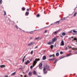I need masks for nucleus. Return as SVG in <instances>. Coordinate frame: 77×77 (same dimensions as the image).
Listing matches in <instances>:
<instances>
[{
    "instance_id": "1",
    "label": "nucleus",
    "mask_w": 77,
    "mask_h": 77,
    "mask_svg": "<svg viewBox=\"0 0 77 77\" xmlns=\"http://www.w3.org/2000/svg\"><path fill=\"white\" fill-rule=\"evenodd\" d=\"M50 70L49 66L48 65H46L45 67L43 69V71L44 74H46L47 72V71Z\"/></svg>"
},
{
    "instance_id": "2",
    "label": "nucleus",
    "mask_w": 77,
    "mask_h": 77,
    "mask_svg": "<svg viewBox=\"0 0 77 77\" xmlns=\"http://www.w3.org/2000/svg\"><path fill=\"white\" fill-rule=\"evenodd\" d=\"M40 60V59H37L36 58L35 59V60L34 61L33 63V66H35L36 65V64L37 63V62H38V61H39Z\"/></svg>"
},
{
    "instance_id": "3",
    "label": "nucleus",
    "mask_w": 77,
    "mask_h": 77,
    "mask_svg": "<svg viewBox=\"0 0 77 77\" xmlns=\"http://www.w3.org/2000/svg\"><path fill=\"white\" fill-rule=\"evenodd\" d=\"M56 40H57V38L56 37L53 38L52 40V44H54V42H55Z\"/></svg>"
},
{
    "instance_id": "4",
    "label": "nucleus",
    "mask_w": 77,
    "mask_h": 77,
    "mask_svg": "<svg viewBox=\"0 0 77 77\" xmlns=\"http://www.w3.org/2000/svg\"><path fill=\"white\" fill-rule=\"evenodd\" d=\"M71 55H72V54H70L67 55L65 56H64L60 58V59H62V58H63L64 57H68V56H71Z\"/></svg>"
},
{
    "instance_id": "5",
    "label": "nucleus",
    "mask_w": 77,
    "mask_h": 77,
    "mask_svg": "<svg viewBox=\"0 0 77 77\" xmlns=\"http://www.w3.org/2000/svg\"><path fill=\"white\" fill-rule=\"evenodd\" d=\"M65 44H64V42L63 40H62L61 42V44L60 45V46H63Z\"/></svg>"
},
{
    "instance_id": "6",
    "label": "nucleus",
    "mask_w": 77,
    "mask_h": 77,
    "mask_svg": "<svg viewBox=\"0 0 77 77\" xmlns=\"http://www.w3.org/2000/svg\"><path fill=\"white\" fill-rule=\"evenodd\" d=\"M42 63H41L39 64V68L41 69L42 68Z\"/></svg>"
},
{
    "instance_id": "7",
    "label": "nucleus",
    "mask_w": 77,
    "mask_h": 77,
    "mask_svg": "<svg viewBox=\"0 0 77 77\" xmlns=\"http://www.w3.org/2000/svg\"><path fill=\"white\" fill-rule=\"evenodd\" d=\"M35 44V42H31V43L28 44V46H30L32 45H33V44Z\"/></svg>"
},
{
    "instance_id": "8",
    "label": "nucleus",
    "mask_w": 77,
    "mask_h": 77,
    "mask_svg": "<svg viewBox=\"0 0 77 77\" xmlns=\"http://www.w3.org/2000/svg\"><path fill=\"white\" fill-rule=\"evenodd\" d=\"M30 62L29 60H28L27 61V62L25 63V65H28V63H30Z\"/></svg>"
},
{
    "instance_id": "9",
    "label": "nucleus",
    "mask_w": 77,
    "mask_h": 77,
    "mask_svg": "<svg viewBox=\"0 0 77 77\" xmlns=\"http://www.w3.org/2000/svg\"><path fill=\"white\" fill-rule=\"evenodd\" d=\"M59 32V30H58L57 31H55L54 32H53V33H54L55 35H56L57 33Z\"/></svg>"
},
{
    "instance_id": "10",
    "label": "nucleus",
    "mask_w": 77,
    "mask_h": 77,
    "mask_svg": "<svg viewBox=\"0 0 77 77\" xmlns=\"http://www.w3.org/2000/svg\"><path fill=\"white\" fill-rule=\"evenodd\" d=\"M56 59L55 58H54L53 59H49V60H50L51 61H52V60H54Z\"/></svg>"
},
{
    "instance_id": "11",
    "label": "nucleus",
    "mask_w": 77,
    "mask_h": 77,
    "mask_svg": "<svg viewBox=\"0 0 77 77\" xmlns=\"http://www.w3.org/2000/svg\"><path fill=\"white\" fill-rule=\"evenodd\" d=\"M46 57L45 56H44L43 57V58H42V60H45L46 59Z\"/></svg>"
},
{
    "instance_id": "12",
    "label": "nucleus",
    "mask_w": 77,
    "mask_h": 77,
    "mask_svg": "<svg viewBox=\"0 0 77 77\" xmlns=\"http://www.w3.org/2000/svg\"><path fill=\"white\" fill-rule=\"evenodd\" d=\"M33 74L34 75H37V73L35 71L33 72Z\"/></svg>"
},
{
    "instance_id": "13",
    "label": "nucleus",
    "mask_w": 77,
    "mask_h": 77,
    "mask_svg": "<svg viewBox=\"0 0 77 77\" xmlns=\"http://www.w3.org/2000/svg\"><path fill=\"white\" fill-rule=\"evenodd\" d=\"M29 60L30 62H31V61H32V60H33V58L31 57V58L29 59Z\"/></svg>"
},
{
    "instance_id": "14",
    "label": "nucleus",
    "mask_w": 77,
    "mask_h": 77,
    "mask_svg": "<svg viewBox=\"0 0 77 77\" xmlns=\"http://www.w3.org/2000/svg\"><path fill=\"white\" fill-rule=\"evenodd\" d=\"M52 56H53V57H54V55L53 54L52 55H50L49 56V57H52Z\"/></svg>"
},
{
    "instance_id": "15",
    "label": "nucleus",
    "mask_w": 77,
    "mask_h": 77,
    "mask_svg": "<svg viewBox=\"0 0 77 77\" xmlns=\"http://www.w3.org/2000/svg\"><path fill=\"white\" fill-rule=\"evenodd\" d=\"M77 14L76 12H75L73 15V17H75L77 15Z\"/></svg>"
},
{
    "instance_id": "16",
    "label": "nucleus",
    "mask_w": 77,
    "mask_h": 77,
    "mask_svg": "<svg viewBox=\"0 0 77 77\" xmlns=\"http://www.w3.org/2000/svg\"><path fill=\"white\" fill-rule=\"evenodd\" d=\"M59 22H60V21H57L55 22V23H56V24H59Z\"/></svg>"
},
{
    "instance_id": "17",
    "label": "nucleus",
    "mask_w": 77,
    "mask_h": 77,
    "mask_svg": "<svg viewBox=\"0 0 77 77\" xmlns=\"http://www.w3.org/2000/svg\"><path fill=\"white\" fill-rule=\"evenodd\" d=\"M59 53H57L56 54V56H59Z\"/></svg>"
},
{
    "instance_id": "18",
    "label": "nucleus",
    "mask_w": 77,
    "mask_h": 77,
    "mask_svg": "<svg viewBox=\"0 0 77 77\" xmlns=\"http://www.w3.org/2000/svg\"><path fill=\"white\" fill-rule=\"evenodd\" d=\"M5 67V65H2L0 66V67L2 68H3V67Z\"/></svg>"
},
{
    "instance_id": "19",
    "label": "nucleus",
    "mask_w": 77,
    "mask_h": 77,
    "mask_svg": "<svg viewBox=\"0 0 77 77\" xmlns=\"http://www.w3.org/2000/svg\"><path fill=\"white\" fill-rule=\"evenodd\" d=\"M22 10L23 11H25V8H24V7H22Z\"/></svg>"
},
{
    "instance_id": "20",
    "label": "nucleus",
    "mask_w": 77,
    "mask_h": 77,
    "mask_svg": "<svg viewBox=\"0 0 77 77\" xmlns=\"http://www.w3.org/2000/svg\"><path fill=\"white\" fill-rule=\"evenodd\" d=\"M53 46H54L53 45H51V46H50L51 50H52L53 49Z\"/></svg>"
},
{
    "instance_id": "21",
    "label": "nucleus",
    "mask_w": 77,
    "mask_h": 77,
    "mask_svg": "<svg viewBox=\"0 0 77 77\" xmlns=\"http://www.w3.org/2000/svg\"><path fill=\"white\" fill-rule=\"evenodd\" d=\"M28 74L29 75H31L32 74V72H29V73Z\"/></svg>"
},
{
    "instance_id": "22",
    "label": "nucleus",
    "mask_w": 77,
    "mask_h": 77,
    "mask_svg": "<svg viewBox=\"0 0 77 77\" xmlns=\"http://www.w3.org/2000/svg\"><path fill=\"white\" fill-rule=\"evenodd\" d=\"M66 35V33H65V32H63L62 33V35Z\"/></svg>"
},
{
    "instance_id": "23",
    "label": "nucleus",
    "mask_w": 77,
    "mask_h": 77,
    "mask_svg": "<svg viewBox=\"0 0 77 77\" xmlns=\"http://www.w3.org/2000/svg\"><path fill=\"white\" fill-rule=\"evenodd\" d=\"M73 33H77V31L75 30H73Z\"/></svg>"
},
{
    "instance_id": "24",
    "label": "nucleus",
    "mask_w": 77,
    "mask_h": 77,
    "mask_svg": "<svg viewBox=\"0 0 77 77\" xmlns=\"http://www.w3.org/2000/svg\"><path fill=\"white\" fill-rule=\"evenodd\" d=\"M15 74V72H14L13 73L11 74V75H14Z\"/></svg>"
},
{
    "instance_id": "25",
    "label": "nucleus",
    "mask_w": 77,
    "mask_h": 77,
    "mask_svg": "<svg viewBox=\"0 0 77 77\" xmlns=\"http://www.w3.org/2000/svg\"><path fill=\"white\" fill-rule=\"evenodd\" d=\"M65 17H64L63 18L61 19V20H65Z\"/></svg>"
},
{
    "instance_id": "26",
    "label": "nucleus",
    "mask_w": 77,
    "mask_h": 77,
    "mask_svg": "<svg viewBox=\"0 0 77 77\" xmlns=\"http://www.w3.org/2000/svg\"><path fill=\"white\" fill-rule=\"evenodd\" d=\"M52 44V42H49L47 43V44H48L49 45H50V44Z\"/></svg>"
},
{
    "instance_id": "27",
    "label": "nucleus",
    "mask_w": 77,
    "mask_h": 77,
    "mask_svg": "<svg viewBox=\"0 0 77 77\" xmlns=\"http://www.w3.org/2000/svg\"><path fill=\"white\" fill-rule=\"evenodd\" d=\"M36 17H40V15H39V14H38L36 15Z\"/></svg>"
},
{
    "instance_id": "28",
    "label": "nucleus",
    "mask_w": 77,
    "mask_h": 77,
    "mask_svg": "<svg viewBox=\"0 0 77 77\" xmlns=\"http://www.w3.org/2000/svg\"><path fill=\"white\" fill-rule=\"evenodd\" d=\"M15 27L16 28H17V29H19V28L16 25H15Z\"/></svg>"
},
{
    "instance_id": "29",
    "label": "nucleus",
    "mask_w": 77,
    "mask_h": 77,
    "mask_svg": "<svg viewBox=\"0 0 77 77\" xmlns=\"http://www.w3.org/2000/svg\"><path fill=\"white\" fill-rule=\"evenodd\" d=\"M26 14L27 15H29V13L27 12H26Z\"/></svg>"
},
{
    "instance_id": "30",
    "label": "nucleus",
    "mask_w": 77,
    "mask_h": 77,
    "mask_svg": "<svg viewBox=\"0 0 77 77\" xmlns=\"http://www.w3.org/2000/svg\"><path fill=\"white\" fill-rule=\"evenodd\" d=\"M2 4V0H0V4Z\"/></svg>"
},
{
    "instance_id": "31",
    "label": "nucleus",
    "mask_w": 77,
    "mask_h": 77,
    "mask_svg": "<svg viewBox=\"0 0 77 77\" xmlns=\"http://www.w3.org/2000/svg\"><path fill=\"white\" fill-rule=\"evenodd\" d=\"M39 37H38L36 38L35 39V40H37V39H39Z\"/></svg>"
},
{
    "instance_id": "32",
    "label": "nucleus",
    "mask_w": 77,
    "mask_h": 77,
    "mask_svg": "<svg viewBox=\"0 0 77 77\" xmlns=\"http://www.w3.org/2000/svg\"><path fill=\"white\" fill-rule=\"evenodd\" d=\"M6 15V13L5 11H4V15Z\"/></svg>"
},
{
    "instance_id": "33",
    "label": "nucleus",
    "mask_w": 77,
    "mask_h": 77,
    "mask_svg": "<svg viewBox=\"0 0 77 77\" xmlns=\"http://www.w3.org/2000/svg\"><path fill=\"white\" fill-rule=\"evenodd\" d=\"M47 30H46L44 32V33H47Z\"/></svg>"
},
{
    "instance_id": "34",
    "label": "nucleus",
    "mask_w": 77,
    "mask_h": 77,
    "mask_svg": "<svg viewBox=\"0 0 77 77\" xmlns=\"http://www.w3.org/2000/svg\"><path fill=\"white\" fill-rule=\"evenodd\" d=\"M29 33H30V34H32L33 33V32L32 31V32H29Z\"/></svg>"
},
{
    "instance_id": "35",
    "label": "nucleus",
    "mask_w": 77,
    "mask_h": 77,
    "mask_svg": "<svg viewBox=\"0 0 77 77\" xmlns=\"http://www.w3.org/2000/svg\"><path fill=\"white\" fill-rule=\"evenodd\" d=\"M72 50H75V48H72Z\"/></svg>"
},
{
    "instance_id": "36",
    "label": "nucleus",
    "mask_w": 77,
    "mask_h": 77,
    "mask_svg": "<svg viewBox=\"0 0 77 77\" xmlns=\"http://www.w3.org/2000/svg\"><path fill=\"white\" fill-rule=\"evenodd\" d=\"M65 50H68V48L66 47L65 49Z\"/></svg>"
},
{
    "instance_id": "37",
    "label": "nucleus",
    "mask_w": 77,
    "mask_h": 77,
    "mask_svg": "<svg viewBox=\"0 0 77 77\" xmlns=\"http://www.w3.org/2000/svg\"><path fill=\"white\" fill-rule=\"evenodd\" d=\"M57 62V60H56L55 61L54 63L55 64L56 63V62Z\"/></svg>"
},
{
    "instance_id": "38",
    "label": "nucleus",
    "mask_w": 77,
    "mask_h": 77,
    "mask_svg": "<svg viewBox=\"0 0 77 77\" xmlns=\"http://www.w3.org/2000/svg\"><path fill=\"white\" fill-rule=\"evenodd\" d=\"M63 54V52L62 51L60 52V54Z\"/></svg>"
},
{
    "instance_id": "39",
    "label": "nucleus",
    "mask_w": 77,
    "mask_h": 77,
    "mask_svg": "<svg viewBox=\"0 0 77 77\" xmlns=\"http://www.w3.org/2000/svg\"><path fill=\"white\" fill-rule=\"evenodd\" d=\"M33 51H32L31 52V54H33Z\"/></svg>"
},
{
    "instance_id": "40",
    "label": "nucleus",
    "mask_w": 77,
    "mask_h": 77,
    "mask_svg": "<svg viewBox=\"0 0 77 77\" xmlns=\"http://www.w3.org/2000/svg\"><path fill=\"white\" fill-rule=\"evenodd\" d=\"M30 68L31 69H32L33 68V66H30Z\"/></svg>"
},
{
    "instance_id": "41",
    "label": "nucleus",
    "mask_w": 77,
    "mask_h": 77,
    "mask_svg": "<svg viewBox=\"0 0 77 77\" xmlns=\"http://www.w3.org/2000/svg\"><path fill=\"white\" fill-rule=\"evenodd\" d=\"M38 45H37L35 47V49H36V48H38Z\"/></svg>"
},
{
    "instance_id": "42",
    "label": "nucleus",
    "mask_w": 77,
    "mask_h": 77,
    "mask_svg": "<svg viewBox=\"0 0 77 77\" xmlns=\"http://www.w3.org/2000/svg\"><path fill=\"white\" fill-rule=\"evenodd\" d=\"M68 47H69V48H72V47H70L69 46Z\"/></svg>"
},
{
    "instance_id": "43",
    "label": "nucleus",
    "mask_w": 77,
    "mask_h": 77,
    "mask_svg": "<svg viewBox=\"0 0 77 77\" xmlns=\"http://www.w3.org/2000/svg\"><path fill=\"white\" fill-rule=\"evenodd\" d=\"M24 62V59L23 58V62Z\"/></svg>"
},
{
    "instance_id": "44",
    "label": "nucleus",
    "mask_w": 77,
    "mask_h": 77,
    "mask_svg": "<svg viewBox=\"0 0 77 77\" xmlns=\"http://www.w3.org/2000/svg\"><path fill=\"white\" fill-rule=\"evenodd\" d=\"M25 58H26V56H24L23 59H24Z\"/></svg>"
},
{
    "instance_id": "45",
    "label": "nucleus",
    "mask_w": 77,
    "mask_h": 77,
    "mask_svg": "<svg viewBox=\"0 0 77 77\" xmlns=\"http://www.w3.org/2000/svg\"><path fill=\"white\" fill-rule=\"evenodd\" d=\"M75 54H77V51H76L75 52Z\"/></svg>"
},
{
    "instance_id": "46",
    "label": "nucleus",
    "mask_w": 77,
    "mask_h": 77,
    "mask_svg": "<svg viewBox=\"0 0 77 77\" xmlns=\"http://www.w3.org/2000/svg\"><path fill=\"white\" fill-rule=\"evenodd\" d=\"M5 77H8V76L7 75H6L5 76Z\"/></svg>"
},
{
    "instance_id": "47",
    "label": "nucleus",
    "mask_w": 77,
    "mask_h": 77,
    "mask_svg": "<svg viewBox=\"0 0 77 77\" xmlns=\"http://www.w3.org/2000/svg\"><path fill=\"white\" fill-rule=\"evenodd\" d=\"M69 33H72V31H70V32H69Z\"/></svg>"
},
{
    "instance_id": "48",
    "label": "nucleus",
    "mask_w": 77,
    "mask_h": 77,
    "mask_svg": "<svg viewBox=\"0 0 77 77\" xmlns=\"http://www.w3.org/2000/svg\"><path fill=\"white\" fill-rule=\"evenodd\" d=\"M24 77H27V76L26 75H25L24 76Z\"/></svg>"
},
{
    "instance_id": "49",
    "label": "nucleus",
    "mask_w": 77,
    "mask_h": 77,
    "mask_svg": "<svg viewBox=\"0 0 77 77\" xmlns=\"http://www.w3.org/2000/svg\"><path fill=\"white\" fill-rule=\"evenodd\" d=\"M71 52V51H69V53H70Z\"/></svg>"
},
{
    "instance_id": "50",
    "label": "nucleus",
    "mask_w": 77,
    "mask_h": 77,
    "mask_svg": "<svg viewBox=\"0 0 77 77\" xmlns=\"http://www.w3.org/2000/svg\"><path fill=\"white\" fill-rule=\"evenodd\" d=\"M38 77H41V76H38Z\"/></svg>"
},
{
    "instance_id": "51",
    "label": "nucleus",
    "mask_w": 77,
    "mask_h": 77,
    "mask_svg": "<svg viewBox=\"0 0 77 77\" xmlns=\"http://www.w3.org/2000/svg\"><path fill=\"white\" fill-rule=\"evenodd\" d=\"M27 11H29V9H27Z\"/></svg>"
},
{
    "instance_id": "52",
    "label": "nucleus",
    "mask_w": 77,
    "mask_h": 77,
    "mask_svg": "<svg viewBox=\"0 0 77 77\" xmlns=\"http://www.w3.org/2000/svg\"><path fill=\"white\" fill-rule=\"evenodd\" d=\"M60 37H61V38H62L63 36L62 35H60Z\"/></svg>"
},
{
    "instance_id": "53",
    "label": "nucleus",
    "mask_w": 77,
    "mask_h": 77,
    "mask_svg": "<svg viewBox=\"0 0 77 77\" xmlns=\"http://www.w3.org/2000/svg\"><path fill=\"white\" fill-rule=\"evenodd\" d=\"M19 29H20V30H22L21 29L19 28Z\"/></svg>"
},
{
    "instance_id": "54",
    "label": "nucleus",
    "mask_w": 77,
    "mask_h": 77,
    "mask_svg": "<svg viewBox=\"0 0 77 77\" xmlns=\"http://www.w3.org/2000/svg\"><path fill=\"white\" fill-rule=\"evenodd\" d=\"M20 76H21V77H22L23 76L22 75H21Z\"/></svg>"
},
{
    "instance_id": "55",
    "label": "nucleus",
    "mask_w": 77,
    "mask_h": 77,
    "mask_svg": "<svg viewBox=\"0 0 77 77\" xmlns=\"http://www.w3.org/2000/svg\"><path fill=\"white\" fill-rule=\"evenodd\" d=\"M52 24H51V25H52Z\"/></svg>"
},
{
    "instance_id": "56",
    "label": "nucleus",
    "mask_w": 77,
    "mask_h": 77,
    "mask_svg": "<svg viewBox=\"0 0 77 77\" xmlns=\"http://www.w3.org/2000/svg\"><path fill=\"white\" fill-rule=\"evenodd\" d=\"M17 23H18V22H17Z\"/></svg>"
},
{
    "instance_id": "57",
    "label": "nucleus",
    "mask_w": 77,
    "mask_h": 77,
    "mask_svg": "<svg viewBox=\"0 0 77 77\" xmlns=\"http://www.w3.org/2000/svg\"><path fill=\"white\" fill-rule=\"evenodd\" d=\"M76 77H77V76H76Z\"/></svg>"
}]
</instances>
